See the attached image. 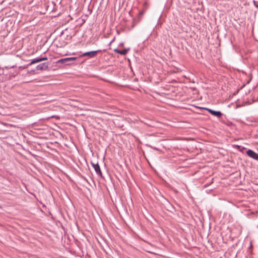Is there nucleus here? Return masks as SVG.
<instances>
[{"instance_id": "4", "label": "nucleus", "mask_w": 258, "mask_h": 258, "mask_svg": "<svg viewBox=\"0 0 258 258\" xmlns=\"http://www.w3.org/2000/svg\"><path fill=\"white\" fill-rule=\"evenodd\" d=\"M205 109H206L208 111V112L209 113H210L211 114L214 115V116H216L219 118L221 117V116L222 115V113L220 112V111H215V110H213L211 109H209V108H205Z\"/></svg>"}, {"instance_id": "7", "label": "nucleus", "mask_w": 258, "mask_h": 258, "mask_svg": "<svg viewBox=\"0 0 258 258\" xmlns=\"http://www.w3.org/2000/svg\"><path fill=\"white\" fill-rule=\"evenodd\" d=\"M128 50V49H124L123 50H117V49H115V51L117 52L118 53L120 54H121V55H125L127 51Z\"/></svg>"}, {"instance_id": "3", "label": "nucleus", "mask_w": 258, "mask_h": 258, "mask_svg": "<svg viewBox=\"0 0 258 258\" xmlns=\"http://www.w3.org/2000/svg\"><path fill=\"white\" fill-rule=\"evenodd\" d=\"M98 51H91L86 52L83 53L81 55V56H87L90 58L94 57L96 56Z\"/></svg>"}, {"instance_id": "1", "label": "nucleus", "mask_w": 258, "mask_h": 258, "mask_svg": "<svg viewBox=\"0 0 258 258\" xmlns=\"http://www.w3.org/2000/svg\"><path fill=\"white\" fill-rule=\"evenodd\" d=\"M91 165L93 167L97 174H98L99 176L102 177V172L100 170V166H99L98 163H94L91 162Z\"/></svg>"}, {"instance_id": "2", "label": "nucleus", "mask_w": 258, "mask_h": 258, "mask_svg": "<svg viewBox=\"0 0 258 258\" xmlns=\"http://www.w3.org/2000/svg\"><path fill=\"white\" fill-rule=\"evenodd\" d=\"M246 154L249 157L256 160H258V154L253 151L249 149L246 151Z\"/></svg>"}, {"instance_id": "5", "label": "nucleus", "mask_w": 258, "mask_h": 258, "mask_svg": "<svg viewBox=\"0 0 258 258\" xmlns=\"http://www.w3.org/2000/svg\"><path fill=\"white\" fill-rule=\"evenodd\" d=\"M47 59V58L46 57L36 58L32 59V61H31V62L29 64H28L27 65V66H31L33 64H34V63H36L37 62H39L41 61L45 60Z\"/></svg>"}, {"instance_id": "9", "label": "nucleus", "mask_w": 258, "mask_h": 258, "mask_svg": "<svg viewBox=\"0 0 258 258\" xmlns=\"http://www.w3.org/2000/svg\"><path fill=\"white\" fill-rule=\"evenodd\" d=\"M69 61L75 60L77 59V58L76 57H69Z\"/></svg>"}, {"instance_id": "8", "label": "nucleus", "mask_w": 258, "mask_h": 258, "mask_svg": "<svg viewBox=\"0 0 258 258\" xmlns=\"http://www.w3.org/2000/svg\"><path fill=\"white\" fill-rule=\"evenodd\" d=\"M69 61V57L60 59L57 61L58 63H67Z\"/></svg>"}, {"instance_id": "6", "label": "nucleus", "mask_w": 258, "mask_h": 258, "mask_svg": "<svg viewBox=\"0 0 258 258\" xmlns=\"http://www.w3.org/2000/svg\"><path fill=\"white\" fill-rule=\"evenodd\" d=\"M48 68V64L46 62L42 63L36 67L37 70H46Z\"/></svg>"}, {"instance_id": "10", "label": "nucleus", "mask_w": 258, "mask_h": 258, "mask_svg": "<svg viewBox=\"0 0 258 258\" xmlns=\"http://www.w3.org/2000/svg\"><path fill=\"white\" fill-rule=\"evenodd\" d=\"M143 14H144V12L143 11H141L139 13L140 15H141V16L143 15Z\"/></svg>"}]
</instances>
